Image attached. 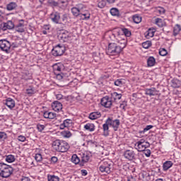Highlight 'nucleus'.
<instances>
[{
    "instance_id": "f257e3e1",
    "label": "nucleus",
    "mask_w": 181,
    "mask_h": 181,
    "mask_svg": "<svg viewBox=\"0 0 181 181\" xmlns=\"http://www.w3.org/2000/svg\"><path fill=\"white\" fill-rule=\"evenodd\" d=\"M120 124L121 122L118 119L114 120L111 119V117L107 118L105 121V123L103 125L104 136H108V135H110V127H112L114 131H118Z\"/></svg>"
},
{
    "instance_id": "f03ea898",
    "label": "nucleus",
    "mask_w": 181,
    "mask_h": 181,
    "mask_svg": "<svg viewBox=\"0 0 181 181\" xmlns=\"http://www.w3.org/2000/svg\"><path fill=\"white\" fill-rule=\"evenodd\" d=\"M52 148L57 152H67L70 149L69 143L63 140H55L52 142Z\"/></svg>"
},
{
    "instance_id": "7ed1b4c3",
    "label": "nucleus",
    "mask_w": 181,
    "mask_h": 181,
    "mask_svg": "<svg viewBox=\"0 0 181 181\" xmlns=\"http://www.w3.org/2000/svg\"><path fill=\"white\" fill-rule=\"evenodd\" d=\"M13 173V168L4 163H0V177L8 178Z\"/></svg>"
},
{
    "instance_id": "20e7f679",
    "label": "nucleus",
    "mask_w": 181,
    "mask_h": 181,
    "mask_svg": "<svg viewBox=\"0 0 181 181\" xmlns=\"http://www.w3.org/2000/svg\"><path fill=\"white\" fill-rule=\"evenodd\" d=\"M121 52H122V49H120L119 45L117 43L112 42L108 45L106 53L109 56H118Z\"/></svg>"
},
{
    "instance_id": "39448f33",
    "label": "nucleus",
    "mask_w": 181,
    "mask_h": 181,
    "mask_svg": "<svg viewBox=\"0 0 181 181\" xmlns=\"http://www.w3.org/2000/svg\"><path fill=\"white\" fill-rule=\"evenodd\" d=\"M112 168V164L110 161L104 160L100 163L99 167V170L101 173L105 175H110L111 173V169Z\"/></svg>"
},
{
    "instance_id": "423d86ee",
    "label": "nucleus",
    "mask_w": 181,
    "mask_h": 181,
    "mask_svg": "<svg viewBox=\"0 0 181 181\" xmlns=\"http://www.w3.org/2000/svg\"><path fill=\"white\" fill-rule=\"evenodd\" d=\"M151 144L149 142L145 141L144 139H140L134 144V148L138 151V152H142L146 149V148H149Z\"/></svg>"
},
{
    "instance_id": "0eeeda50",
    "label": "nucleus",
    "mask_w": 181,
    "mask_h": 181,
    "mask_svg": "<svg viewBox=\"0 0 181 181\" xmlns=\"http://www.w3.org/2000/svg\"><path fill=\"white\" fill-rule=\"evenodd\" d=\"M66 52V47L64 45H57L52 50V54L55 57L63 56Z\"/></svg>"
},
{
    "instance_id": "6e6552de",
    "label": "nucleus",
    "mask_w": 181,
    "mask_h": 181,
    "mask_svg": "<svg viewBox=\"0 0 181 181\" xmlns=\"http://www.w3.org/2000/svg\"><path fill=\"white\" fill-rule=\"evenodd\" d=\"M116 42L117 46H119L122 50L125 49V47L127 46V38L125 35L117 34L116 36Z\"/></svg>"
},
{
    "instance_id": "1a4fd4ad",
    "label": "nucleus",
    "mask_w": 181,
    "mask_h": 181,
    "mask_svg": "<svg viewBox=\"0 0 181 181\" xmlns=\"http://www.w3.org/2000/svg\"><path fill=\"white\" fill-rule=\"evenodd\" d=\"M100 104L103 107H105V108H111L112 106V100L111 98L105 96L101 99Z\"/></svg>"
},
{
    "instance_id": "9d476101",
    "label": "nucleus",
    "mask_w": 181,
    "mask_h": 181,
    "mask_svg": "<svg viewBox=\"0 0 181 181\" xmlns=\"http://www.w3.org/2000/svg\"><path fill=\"white\" fill-rule=\"evenodd\" d=\"M49 18L54 23L62 24V20L60 19V13L57 11L52 12L49 16Z\"/></svg>"
},
{
    "instance_id": "9b49d317",
    "label": "nucleus",
    "mask_w": 181,
    "mask_h": 181,
    "mask_svg": "<svg viewBox=\"0 0 181 181\" xmlns=\"http://www.w3.org/2000/svg\"><path fill=\"white\" fill-rule=\"evenodd\" d=\"M0 49L3 50V52H6L8 53L9 49H11V42L6 40H0Z\"/></svg>"
},
{
    "instance_id": "f8f14e48",
    "label": "nucleus",
    "mask_w": 181,
    "mask_h": 181,
    "mask_svg": "<svg viewBox=\"0 0 181 181\" xmlns=\"http://www.w3.org/2000/svg\"><path fill=\"white\" fill-rule=\"evenodd\" d=\"M144 93L146 95H148V97H155L156 95H159V90H158L155 87L146 88L144 90Z\"/></svg>"
},
{
    "instance_id": "ddd939ff",
    "label": "nucleus",
    "mask_w": 181,
    "mask_h": 181,
    "mask_svg": "<svg viewBox=\"0 0 181 181\" xmlns=\"http://www.w3.org/2000/svg\"><path fill=\"white\" fill-rule=\"evenodd\" d=\"M15 28V24L12 21H8L6 23H3L1 24V30H9L13 29Z\"/></svg>"
},
{
    "instance_id": "4468645a",
    "label": "nucleus",
    "mask_w": 181,
    "mask_h": 181,
    "mask_svg": "<svg viewBox=\"0 0 181 181\" xmlns=\"http://www.w3.org/2000/svg\"><path fill=\"white\" fill-rule=\"evenodd\" d=\"M14 28L16 32L23 33L25 32V20H19L18 24Z\"/></svg>"
},
{
    "instance_id": "2eb2a0df",
    "label": "nucleus",
    "mask_w": 181,
    "mask_h": 181,
    "mask_svg": "<svg viewBox=\"0 0 181 181\" xmlns=\"http://www.w3.org/2000/svg\"><path fill=\"white\" fill-rule=\"evenodd\" d=\"M52 108L56 112H59L63 110V105L59 101H54L52 103Z\"/></svg>"
},
{
    "instance_id": "dca6fc26",
    "label": "nucleus",
    "mask_w": 181,
    "mask_h": 181,
    "mask_svg": "<svg viewBox=\"0 0 181 181\" xmlns=\"http://www.w3.org/2000/svg\"><path fill=\"white\" fill-rule=\"evenodd\" d=\"M124 156L129 160H134V159H135V152L132 150H127L124 153Z\"/></svg>"
},
{
    "instance_id": "f3484780",
    "label": "nucleus",
    "mask_w": 181,
    "mask_h": 181,
    "mask_svg": "<svg viewBox=\"0 0 181 181\" xmlns=\"http://www.w3.org/2000/svg\"><path fill=\"white\" fill-rule=\"evenodd\" d=\"M59 37L62 42H69V40L70 39V33L66 30H62L59 33Z\"/></svg>"
},
{
    "instance_id": "a211bd4d",
    "label": "nucleus",
    "mask_w": 181,
    "mask_h": 181,
    "mask_svg": "<svg viewBox=\"0 0 181 181\" xmlns=\"http://www.w3.org/2000/svg\"><path fill=\"white\" fill-rule=\"evenodd\" d=\"M4 104L10 110L15 108V100L11 98H7L4 102Z\"/></svg>"
},
{
    "instance_id": "6ab92c4d",
    "label": "nucleus",
    "mask_w": 181,
    "mask_h": 181,
    "mask_svg": "<svg viewBox=\"0 0 181 181\" xmlns=\"http://www.w3.org/2000/svg\"><path fill=\"white\" fill-rule=\"evenodd\" d=\"M112 101H115V103H117V101L121 100L122 98V95L121 93H118L117 92H114L111 93V97H110Z\"/></svg>"
},
{
    "instance_id": "aec40b11",
    "label": "nucleus",
    "mask_w": 181,
    "mask_h": 181,
    "mask_svg": "<svg viewBox=\"0 0 181 181\" xmlns=\"http://www.w3.org/2000/svg\"><path fill=\"white\" fill-rule=\"evenodd\" d=\"M90 160V154L84 153L81 156V166H83V163H87Z\"/></svg>"
},
{
    "instance_id": "412c9836",
    "label": "nucleus",
    "mask_w": 181,
    "mask_h": 181,
    "mask_svg": "<svg viewBox=\"0 0 181 181\" xmlns=\"http://www.w3.org/2000/svg\"><path fill=\"white\" fill-rule=\"evenodd\" d=\"M44 118H47L48 119H54L56 118V113H53L52 112L45 111L43 113Z\"/></svg>"
},
{
    "instance_id": "4be33fe9",
    "label": "nucleus",
    "mask_w": 181,
    "mask_h": 181,
    "mask_svg": "<svg viewBox=\"0 0 181 181\" xmlns=\"http://www.w3.org/2000/svg\"><path fill=\"white\" fill-rule=\"evenodd\" d=\"M80 15L81 19H83V21H88V19H90V12L87 10L80 13Z\"/></svg>"
},
{
    "instance_id": "5701e85b",
    "label": "nucleus",
    "mask_w": 181,
    "mask_h": 181,
    "mask_svg": "<svg viewBox=\"0 0 181 181\" xmlns=\"http://www.w3.org/2000/svg\"><path fill=\"white\" fill-rule=\"evenodd\" d=\"M156 64V59L153 57H149L147 59V66L148 67H153Z\"/></svg>"
},
{
    "instance_id": "b1692460",
    "label": "nucleus",
    "mask_w": 181,
    "mask_h": 181,
    "mask_svg": "<svg viewBox=\"0 0 181 181\" xmlns=\"http://www.w3.org/2000/svg\"><path fill=\"white\" fill-rule=\"evenodd\" d=\"M173 166V163L170 160H168L163 163V169L165 172H166V170H169V169H170V168Z\"/></svg>"
},
{
    "instance_id": "393cba45",
    "label": "nucleus",
    "mask_w": 181,
    "mask_h": 181,
    "mask_svg": "<svg viewBox=\"0 0 181 181\" xmlns=\"http://www.w3.org/2000/svg\"><path fill=\"white\" fill-rule=\"evenodd\" d=\"M101 117V112H93L89 115L90 119H97Z\"/></svg>"
},
{
    "instance_id": "a878e982",
    "label": "nucleus",
    "mask_w": 181,
    "mask_h": 181,
    "mask_svg": "<svg viewBox=\"0 0 181 181\" xmlns=\"http://www.w3.org/2000/svg\"><path fill=\"white\" fill-rule=\"evenodd\" d=\"M84 128L86 131L93 132L95 130V126L93 123H88L84 126Z\"/></svg>"
},
{
    "instance_id": "bb28decb",
    "label": "nucleus",
    "mask_w": 181,
    "mask_h": 181,
    "mask_svg": "<svg viewBox=\"0 0 181 181\" xmlns=\"http://www.w3.org/2000/svg\"><path fill=\"white\" fill-rule=\"evenodd\" d=\"M149 173L143 171L139 173V177L141 180H148V177H149Z\"/></svg>"
},
{
    "instance_id": "cd10ccee",
    "label": "nucleus",
    "mask_w": 181,
    "mask_h": 181,
    "mask_svg": "<svg viewBox=\"0 0 181 181\" xmlns=\"http://www.w3.org/2000/svg\"><path fill=\"white\" fill-rule=\"evenodd\" d=\"M18 8V4L15 2H11L6 6L7 11H13L14 9H16Z\"/></svg>"
},
{
    "instance_id": "c85d7f7f",
    "label": "nucleus",
    "mask_w": 181,
    "mask_h": 181,
    "mask_svg": "<svg viewBox=\"0 0 181 181\" xmlns=\"http://www.w3.org/2000/svg\"><path fill=\"white\" fill-rule=\"evenodd\" d=\"M72 163H74L75 165H78V163H81V161L80 160V158L76 154H74L71 159Z\"/></svg>"
},
{
    "instance_id": "c756f323",
    "label": "nucleus",
    "mask_w": 181,
    "mask_h": 181,
    "mask_svg": "<svg viewBox=\"0 0 181 181\" xmlns=\"http://www.w3.org/2000/svg\"><path fill=\"white\" fill-rule=\"evenodd\" d=\"M132 19L134 23H136V24L141 23V22H142V17L139 16V14L134 15L132 17Z\"/></svg>"
},
{
    "instance_id": "7c9ffc66",
    "label": "nucleus",
    "mask_w": 181,
    "mask_h": 181,
    "mask_svg": "<svg viewBox=\"0 0 181 181\" xmlns=\"http://www.w3.org/2000/svg\"><path fill=\"white\" fill-rule=\"evenodd\" d=\"M16 160V158H15V156L12 154L6 156V162H8V163H12Z\"/></svg>"
},
{
    "instance_id": "2f4dec72",
    "label": "nucleus",
    "mask_w": 181,
    "mask_h": 181,
    "mask_svg": "<svg viewBox=\"0 0 181 181\" xmlns=\"http://www.w3.org/2000/svg\"><path fill=\"white\" fill-rule=\"evenodd\" d=\"M172 87H173L174 88H179V87H180V81L177 79H173Z\"/></svg>"
},
{
    "instance_id": "473e14b6",
    "label": "nucleus",
    "mask_w": 181,
    "mask_h": 181,
    "mask_svg": "<svg viewBox=\"0 0 181 181\" xmlns=\"http://www.w3.org/2000/svg\"><path fill=\"white\" fill-rule=\"evenodd\" d=\"M62 136L63 138H71V132L69 130H64L61 132Z\"/></svg>"
},
{
    "instance_id": "72a5a7b5",
    "label": "nucleus",
    "mask_w": 181,
    "mask_h": 181,
    "mask_svg": "<svg viewBox=\"0 0 181 181\" xmlns=\"http://www.w3.org/2000/svg\"><path fill=\"white\" fill-rule=\"evenodd\" d=\"M155 23L159 28H163V26H165V22L161 18H156L155 21Z\"/></svg>"
},
{
    "instance_id": "f704fd0d",
    "label": "nucleus",
    "mask_w": 181,
    "mask_h": 181,
    "mask_svg": "<svg viewBox=\"0 0 181 181\" xmlns=\"http://www.w3.org/2000/svg\"><path fill=\"white\" fill-rule=\"evenodd\" d=\"M47 180L48 181H60V178L54 175H48Z\"/></svg>"
},
{
    "instance_id": "c9c22d12",
    "label": "nucleus",
    "mask_w": 181,
    "mask_h": 181,
    "mask_svg": "<svg viewBox=\"0 0 181 181\" xmlns=\"http://www.w3.org/2000/svg\"><path fill=\"white\" fill-rule=\"evenodd\" d=\"M77 8L80 13H81V12H84V11H87V6L83 4H78Z\"/></svg>"
},
{
    "instance_id": "e433bc0d",
    "label": "nucleus",
    "mask_w": 181,
    "mask_h": 181,
    "mask_svg": "<svg viewBox=\"0 0 181 181\" xmlns=\"http://www.w3.org/2000/svg\"><path fill=\"white\" fill-rule=\"evenodd\" d=\"M110 13L112 16H118L119 15V10L112 8L110 9Z\"/></svg>"
},
{
    "instance_id": "4c0bfd02",
    "label": "nucleus",
    "mask_w": 181,
    "mask_h": 181,
    "mask_svg": "<svg viewBox=\"0 0 181 181\" xmlns=\"http://www.w3.org/2000/svg\"><path fill=\"white\" fill-rule=\"evenodd\" d=\"M71 13H72V15H74V16H79L81 13L78 7H73L71 8Z\"/></svg>"
},
{
    "instance_id": "58836bf2",
    "label": "nucleus",
    "mask_w": 181,
    "mask_h": 181,
    "mask_svg": "<svg viewBox=\"0 0 181 181\" xmlns=\"http://www.w3.org/2000/svg\"><path fill=\"white\" fill-rule=\"evenodd\" d=\"M180 30H181L180 25H179V24H177L174 27V30H173L174 36H176L177 35H179Z\"/></svg>"
},
{
    "instance_id": "ea45409f",
    "label": "nucleus",
    "mask_w": 181,
    "mask_h": 181,
    "mask_svg": "<svg viewBox=\"0 0 181 181\" xmlns=\"http://www.w3.org/2000/svg\"><path fill=\"white\" fill-rule=\"evenodd\" d=\"M106 5H107V1L105 0H101L98 3V8L103 9V8H105Z\"/></svg>"
},
{
    "instance_id": "a19ab883",
    "label": "nucleus",
    "mask_w": 181,
    "mask_h": 181,
    "mask_svg": "<svg viewBox=\"0 0 181 181\" xmlns=\"http://www.w3.org/2000/svg\"><path fill=\"white\" fill-rule=\"evenodd\" d=\"M122 31L124 34L123 35L125 36V37H129V36H131V31H129L128 28H123Z\"/></svg>"
},
{
    "instance_id": "79ce46f5",
    "label": "nucleus",
    "mask_w": 181,
    "mask_h": 181,
    "mask_svg": "<svg viewBox=\"0 0 181 181\" xmlns=\"http://www.w3.org/2000/svg\"><path fill=\"white\" fill-rule=\"evenodd\" d=\"M151 46H152L151 41H146L142 43V47H144V49H149Z\"/></svg>"
},
{
    "instance_id": "37998d69",
    "label": "nucleus",
    "mask_w": 181,
    "mask_h": 181,
    "mask_svg": "<svg viewBox=\"0 0 181 181\" xmlns=\"http://www.w3.org/2000/svg\"><path fill=\"white\" fill-rule=\"evenodd\" d=\"M26 93L28 95H32L35 93V88L30 86L29 88L26 89Z\"/></svg>"
},
{
    "instance_id": "c03bdc74",
    "label": "nucleus",
    "mask_w": 181,
    "mask_h": 181,
    "mask_svg": "<svg viewBox=\"0 0 181 181\" xmlns=\"http://www.w3.org/2000/svg\"><path fill=\"white\" fill-rule=\"evenodd\" d=\"M53 69H54V71L55 73L57 71H59V72L62 71V66H60L57 64H54Z\"/></svg>"
},
{
    "instance_id": "a18cd8bd",
    "label": "nucleus",
    "mask_w": 181,
    "mask_h": 181,
    "mask_svg": "<svg viewBox=\"0 0 181 181\" xmlns=\"http://www.w3.org/2000/svg\"><path fill=\"white\" fill-rule=\"evenodd\" d=\"M47 4H49V5L50 6H59V3L56 2L54 0H48Z\"/></svg>"
},
{
    "instance_id": "49530a36",
    "label": "nucleus",
    "mask_w": 181,
    "mask_h": 181,
    "mask_svg": "<svg viewBox=\"0 0 181 181\" xmlns=\"http://www.w3.org/2000/svg\"><path fill=\"white\" fill-rule=\"evenodd\" d=\"M159 54L160 56H166V54H168V51L165 48H161L160 49Z\"/></svg>"
},
{
    "instance_id": "de8ad7c7",
    "label": "nucleus",
    "mask_w": 181,
    "mask_h": 181,
    "mask_svg": "<svg viewBox=\"0 0 181 181\" xmlns=\"http://www.w3.org/2000/svg\"><path fill=\"white\" fill-rule=\"evenodd\" d=\"M35 159L37 162H41L42 159H43V158L42 157V154L40 153L35 154Z\"/></svg>"
},
{
    "instance_id": "09e8293b",
    "label": "nucleus",
    "mask_w": 181,
    "mask_h": 181,
    "mask_svg": "<svg viewBox=\"0 0 181 181\" xmlns=\"http://www.w3.org/2000/svg\"><path fill=\"white\" fill-rule=\"evenodd\" d=\"M115 86H116L117 87H121L122 86V80L121 79H117L115 82H114Z\"/></svg>"
},
{
    "instance_id": "8fccbe9b",
    "label": "nucleus",
    "mask_w": 181,
    "mask_h": 181,
    "mask_svg": "<svg viewBox=\"0 0 181 181\" xmlns=\"http://www.w3.org/2000/svg\"><path fill=\"white\" fill-rule=\"evenodd\" d=\"M145 156H146L147 158H149V156H151V150L150 149H145L143 151Z\"/></svg>"
},
{
    "instance_id": "3c124183",
    "label": "nucleus",
    "mask_w": 181,
    "mask_h": 181,
    "mask_svg": "<svg viewBox=\"0 0 181 181\" xmlns=\"http://www.w3.org/2000/svg\"><path fill=\"white\" fill-rule=\"evenodd\" d=\"M18 141L20 142H25L26 141V137L23 135H20L18 136Z\"/></svg>"
},
{
    "instance_id": "603ef678",
    "label": "nucleus",
    "mask_w": 181,
    "mask_h": 181,
    "mask_svg": "<svg viewBox=\"0 0 181 181\" xmlns=\"http://www.w3.org/2000/svg\"><path fill=\"white\" fill-rule=\"evenodd\" d=\"M37 129H38V131L40 132H42V131H43V129H45V125L40 124H37Z\"/></svg>"
},
{
    "instance_id": "864d4df0",
    "label": "nucleus",
    "mask_w": 181,
    "mask_h": 181,
    "mask_svg": "<svg viewBox=\"0 0 181 181\" xmlns=\"http://www.w3.org/2000/svg\"><path fill=\"white\" fill-rule=\"evenodd\" d=\"M70 124H71V119H67L64 121V124L66 127V128L69 127Z\"/></svg>"
},
{
    "instance_id": "5fc2aeb1",
    "label": "nucleus",
    "mask_w": 181,
    "mask_h": 181,
    "mask_svg": "<svg viewBox=\"0 0 181 181\" xmlns=\"http://www.w3.org/2000/svg\"><path fill=\"white\" fill-rule=\"evenodd\" d=\"M6 133L0 132V139H6Z\"/></svg>"
},
{
    "instance_id": "6e6d98bb",
    "label": "nucleus",
    "mask_w": 181,
    "mask_h": 181,
    "mask_svg": "<svg viewBox=\"0 0 181 181\" xmlns=\"http://www.w3.org/2000/svg\"><path fill=\"white\" fill-rule=\"evenodd\" d=\"M153 128V125H147L146 127L144 129L143 132H146L147 131H149V129H152Z\"/></svg>"
},
{
    "instance_id": "4d7b16f0",
    "label": "nucleus",
    "mask_w": 181,
    "mask_h": 181,
    "mask_svg": "<svg viewBox=\"0 0 181 181\" xmlns=\"http://www.w3.org/2000/svg\"><path fill=\"white\" fill-rule=\"evenodd\" d=\"M126 107H127V101H123L122 103H121L119 105V107L122 108V110H125Z\"/></svg>"
},
{
    "instance_id": "13d9d810",
    "label": "nucleus",
    "mask_w": 181,
    "mask_h": 181,
    "mask_svg": "<svg viewBox=\"0 0 181 181\" xmlns=\"http://www.w3.org/2000/svg\"><path fill=\"white\" fill-rule=\"evenodd\" d=\"M57 160H58V158L56 156H53L51 158L52 163H56V162H57Z\"/></svg>"
},
{
    "instance_id": "bf43d9fd",
    "label": "nucleus",
    "mask_w": 181,
    "mask_h": 181,
    "mask_svg": "<svg viewBox=\"0 0 181 181\" xmlns=\"http://www.w3.org/2000/svg\"><path fill=\"white\" fill-rule=\"evenodd\" d=\"M67 21V14H64L62 17L61 22H66Z\"/></svg>"
},
{
    "instance_id": "052dcab7",
    "label": "nucleus",
    "mask_w": 181,
    "mask_h": 181,
    "mask_svg": "<svg viewBox=\"0 0 181 181\" xmlns=\"http://www.w3.org/2000/svg\"><path fill=\"white\" fill-rule=\"evenodd\" d=\"M56 98L57 100H62L63 99V95H62L61 93H58L56 95Z\"/></svg>"
},
{
    "instance_id": "680f3d73",
    "label": "nucleus",
    "mask_w": 181,
    "mask_h": 181,
    "mask_svg": "<svg viewBox=\"0 0 181 181\" xmlns=\"http://www.w3.org/2000/svg\"><path fill=\"white\" fill-rule=\"evenodd\" d=\"M148 36L149 37H153V32H152L151 30H148L146 37H148Z\"/></svg>"
},
{
    "instance_id": "e2e57ef3",
    "label": "nucleus",
    "mask_w": 181,
    "mask_h": 181,
    "mask_svg": "<svg viewBox=\"0 0 181 181\" xmlns=\"http://www.w3.org/2000/svg\"><path fill=\"white\" fill-rule=\"evenodd\" d=\"M81 173L82 176H87V174H88L86 170H81Z\"/></svg>"
},
{
    "instance_id": "0e129e2a",
    "label": "nucleus",
    "mask_w": 181,
    "mask_h": 181,
    "mask_svg": "<svg viewBox=\"0 0 181 181\" xmlns=\"http://www.w3.org/2000/svg\"><path fill=\"white\" fill-rule=\"evenodd\" d=\"M59 128L60 129H64L65 128H67V127L66 126V124H64V123L63 122L62 124H61L59 125Z\"/></svg>"
},
{
    "instance_id": "69168bd1",
    "label": "nucleus",
    "mask_w": 181,
    "mask_h": 181,
    "mask_svg": "<svg viewBox=\"0 0 181 181\" xmlns=\"http://www.w3.org/2000/svg\"><path fill=\"white\" fill-rule=\"evenodd\" d=\"M21 181H30V180L29 179V177H24Z\"/></svg>"
},
{
    "instance_id": "338daca9",
    "label": "nucleus",
    "mask_w": 181,
    "mask_h": 181,
    "mask_svg": "<svg viewBox=\"0 0 181 181\" xmlns=\"http://www.w3.org/2000/svg\"><path fill=\"white\" fill-rule=\"evenodd\" d=\"M11 46L12 47H13V48L18 47V44H16V43H15V42H13V43L11 45Z\"/></svg>"
},
{
    "instance_id": "774afa93",
    "label": "nucleus",
    "mask_w": 181,
    "mask_h": 181,
    "mask_svg": "<svg viewBox=\"0 0 181 181\" xmlns=\"http://www.w3.org/2000/svg\"><path fill=\"white\" fill-rule=\"evenodd\" d=\"M105 1L108 4H114V2H115V0H105Z\"/></svg>"
}]
</instances>
